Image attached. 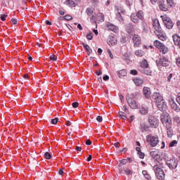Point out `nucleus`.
Instances as JSON below:
<instances>
[{
    "label": "nucleus",
    "mask_w": 180,
    "mask_h": 180,
    "mask_svg": "<svg viewBox=\"0 0 180 180\" xmlns=\"http://www.w3.org/2000/svg\"><path fill=\"white\" fill-rule=\"evenodd\" d=\"M103 81H108L109 77L108 75H105L103 77Z\"/></svg>",
    "instance_id": "61"
},
{
    "label": "nucleus",
    "mask_w": 180,
    "mask_h": 180,
    "mask_svg": "<svg viewBox=\"0 0 180 180\" xmlns=\"http://www.w3.org/2000/svg\"><path fill=\"white\" fill-rule=\"evenodd\" d=\"M86 146H91V144H92V142L91 141V140L88 139L86 141Z\"/></svg>",
    "instance_id": "58"
},
{
    "label": "nucleus",
    "mask_w": 180,
    "mask_h": 180,
    "mask_svg": "<svg viewBox=\"0 0 180 180\" xmlns=\"http://www.w3.org/2000/svg\"><path fill=\"white\" fill-rule=\"evenodd\" d=\"M65 4L68 6H71L72 8L75 6V2H74L72 0H66Z\"/></svg>",
    "instance_id": "31"
},
{
    "label": "nucleus",
    "mask_w": 180,
    "mask_h": 180,
    "mask_svg": "<svg viewBox=\"0 0 180 180\" xmlns=\"http://www.w3.org/2000/svg\"><path fill=\"white\" fill-rule=\"evenodd\" d=\"M96 120H97V122H102V120H103V118H102V117L101 116H98L97 117H96Z\"/></svg>",
    "instance_id": "56"
},
{
    "label": "nucleus",
    "mask_w": 180,
    "mask_h": 180,
    "mask_svg": "<svg viewBox=\"0 0 180 180\" xmlns=\"http://www.w3.org/2000/svg\"><path fill=\"white\" fill-rule=\"evenodd\" d=\"M131 20L134 23H139V22H140L139 16L136 13H132L131 15Z\"/></svg>",
    "instance_id": "20"
},
{
    "label": "nucleus",
    "mask_w": 180,
    "mask_h": 180,
    "mask_svg": "<svg viewBox=\"0 0 180 180\" xmlns=\"http://www.w3.org/2000/svg\"><path fill=\"white\" fill-rule=\"evenodd\" d=\"M163 23L166 26L167 29H172V27H174V22L168 17L163 18Z\"/></svg>",
    "instance_id": "7"
},
{
    "label": "nucleus",
    "mask_w": 180,
    "mask_h": 180,
    "mask_svg": "<svg viewBox=\"0 0 180 180\" xmlns=\"http://www.w3.org/2000/svg\"><path fill=\"white\" fill-rule=\"evenodd\" d=\"M153 26L156 33H161L162 31V29H161V25H160V21H158V20H154L153 21Z\"/></svg>",
    "instance_id": "8"
},
{
    "label": "nucleus",
    "mask_w": 180,
    "mask_h": 180,
    "mask_svg": "<svg viewBox=\"0 0 180 180\" xmlns=\"http://www.w3.org/2000/svg\"><path fill=\"white\" fill-rule=\"evenodd\" d=\"M172 79V74H170L167 77V81L171 82V79Z\"/></svg>",
    "instance_id": "57"
},
{
    "label": "nucleus",
    "mask_w": 180,
    "mask_h": 180,
    "mask_svg": "<svg viewBox=\"0 0 180 180\" xmlns=\"http://www.w3.org/2000/svg\"><path fill=\"white\" fill-rule=\"evenodd\" d=\"M83 47L85 49L88 56H91V53H92V49H91V47L89 46L88 44H85V43H82Z\"/></svg>",
    "instance_id": "21"
},
{
    "label": "nucleus",
    "mask_w": 180,
    "mask_h": 180,
    "mask_svg": "<svg viewBox=\"0 0 180 180\" xmlns=\"http://www.w3.org/2000/svg\"><path fill=\"white\" fill-rule=\"evenodd\" d=\"M96 20H98V22H103V20H105L103 14L101 13H98L96 16Z\"/></svg>",
    "instance_id": "23"
},
{
    "label": "nucleus",
    "mask_w": 180,
    "mask_h": 180,
    "mask_svg": "<svg viewBox=\"0 0 180 180\" xmlns=\"http://www.w3.org/2000/svg\"><path fill=\"white\" fill-rule=\"evenodd\" d=\"M79 103L78 102H74L72 104V108H78Z\"/></svg>",
    "instance_id": "52"
},
{
    "label": "nucleus",
    "mask_w": 180,
    "mask_h": 180,
    "mask_svg": "<svg viewBox=\"0 0 180 180\" xmlns=\"http://www.w3.org/2000/svg\"><path fill=\"white\" fill-rule=\"evenodd\" d=\"M153 169L155 172V175L158 178V179L162 180L165 179V173H164V170L160 168L158 165H155L153 167Z\"/></svg>",
    "instance_id": "2"
},
{
    "label": "nucleus",
    "mask_w": 180,
    "mask_h": 180,
    "mask_svg": "<svg viewBox=\"0 0 180 180\" xmlns=\"http://www.w3.org/2000/svg\"><path fill=\"white\" fill-rule=\"evenodd\" d=\"M174 119L175 122H176L177 123H179V122H180L179 117H174Z\"/></svg>",
    "instance_id": "60"
},
{
    "label": "nucleus",
    "mask_w": 180,
    "mask_h": 180,
    "mask_svg": "<svg viewBox=\"0 0 180 180\" xmlns=\"http://www.w3.org/2000/svg\"><path fill=\"white\" fill-rule=\"evenodd\" d=\"M140 130L142 133H146V131H148V127L147 124L142 123L141 124Z\"/></svg>",
    "instance_id": "25"
},
{
    "label": "nucleus",
    "mask_w": 180,
    "mask_h": 180,
    "mask_svg": "<svg viewBox=\"0 0 180 180\" xmlns=\"http://www.w3.org/2000/svg\"><path fill=\"white\" fill-rule=\"evenodd\" d=\"M133 81L136 86H141L144 82V81L139 77L134 78Z\"/></svg>",
    "instance_id": "18"
},
{
    "label": "nucleus",
    "mask_w": 180,
    "mask_h": 180,
    "mask_svg": "<svg viewBox=\"0 0 180 180\" xmlns=\"http://www.w3.org/2000/svg\"><path fill=\"white\" fill-rule=\"evenodd\" d=\"M106 26L109 30H111V32H113L114 33H117V32H119V27L110 22H107Z\"/></svg>",
    "instance_id": "14"
},
{
    "label": "nucleus",
    "mask_w": 180,
    "mask_h": 180,
    "mask_svg": "<svg viewBox=\"0 0 180 180\" xmlns=\"http://www.w3.org/2000/svg\"><path fill=\"white\" fill-rule=\"evenodd\" d=\"M176 65H178V67H180V58L176 59Z\"/></svg>",
    "instance_id": "62"
},
{
    "label": "nucleus",
    "mask_w": 180,
    "mask_h": 180,
    "mask_svg": "<svg viewBox=\"0 0 180 180\" xmlns=\"http://www.w3.org/2000/svg\"><path fill=\"white\" fill-rule=\"evenodd\" d=\"M150 155L153 160H155L156 161H159L161 160V153L159 151H151L150 152Z\"/></svg>",
    "instance_id": "12"
},
{
    "label": "nucleus",
    "mask_w": 180,
    "mask_h": 180,
    "mask_svg": "<svg viewBox=\"0 0 180 180\" xmlns=\"http://www.w3.org/2000/svg\"><path fill=\"white\" fill-rule=\"evenodd\" d=\"M167 5H169V6H172V5H174V1L172 0H167Z\"/></svg>",
    "instance_id": "49"
},
{
    "label": "nucleus",
    "mask_w": 180,
    "mask_h": 180,
    "mask_svg": "<svg viewBox=\"0 0 180 180\" xmlns=\"http://www.w3.org/2000/svg\"><path fill=\"white\" fill-rule=\"evenodd\" d=\"M171 108L172 109H173V110H174L175 112H180V108L179 106H178L175 101H172V103H171Z\"/></svg>",
    "instance_id": "22"
},
{
    "label": "nucleus",
    "mask_w": 180,
    "mask_h": 180,
    "mask_svg": "<svg viewBox=\"0 0 180 180\" xmlns=\"http://www.w3.org/2000/svg\"><path fill=\"white\" fill-rule=\"evenodd\" d=\"M143 95L147 98V99H150L151 97V89L148 87H143Z\"/></svg>",
    "instance_id": "15"
},
{
    "label": "nucleus",
    "mask_w": 180,
    "mask_h": 180,
    "mask_svg": "<svg viewBox=\"0 0 180 180\" xmlns=\"http://www.w3.org/2000/svg\"><path fill=\"white\" fill-rule=\"evenodd\" d=\"M156 63L159 67H167L169 65V61L165 58H162L159 60H156Z\"/></svg>",
    "instance_id": "6"
},
{
    "label": "nucleus",
    "mask_w": 180,
    "mask_h": 180,
    "mask_svg": "<svg viewBox=\"0 0 180 180\" xmlns=\"http://www.w3.org/2000/svg\"><path fill=\"white\" fill-rule=\"evenodd\" d=\"M156 105L160 112H165V110H167V103H165L164 100L160 102L158 101Z\"/></svg>",
    "instance_id": "10"
},
{
    "label": "nucleus",
    "mask_w": 180,
    "mask_h": 180,
    "mask_svg": "<svg viewBox=\"0 0 180 180\" xmlns=\"http://www.w3.org/2000/svg\"><path fill=\"white\" fill-rule=\"evenodd\" d=\"M136 15L140 20H143V19H144V13L142 11H138Z\"/></svg>",
    "instance_id": "30"
},
{
    "label": "nucleus",
    "mask_w": 180,
    "mask_h": 180,
    "mask_svg": "<svg viewBox=\"0 0 180 180\" xmlns=\"http://www.w3.org/2000/svg\"><path fill=\"white\" fill-rule=\"evenodd\" d=\"M146 143L150 147H156L158 143H160V139L157 135L153 136L152 134H148L146 136Z\"/></svg>",
    "instance_id": "1"
},
{
    "label": "nucleus",
    "mask_w": 180,
    "mask_h": 180,
    "mask_svg": "<svg viewBox=\"0 0 180 180\" xmlns=\"http://www.w3.org/2000/svg\"><path fill=\"white\" fill-rule=\"evenodd\" d=\"M141 67L142 68H148V62L147 61V60L145 59L142 60L141 63Z\"/></svg>",
    "instance_id": "32"
},
{
    "label": "nucleus",
    "mask_w": 180,
    "mask_h": 180,
    "mask_svg": "<svg viewBox=\"0 0 180 180\" xmlns=\"http://www.w3.org/2000/svg\"><path fill=\"white\" fill-rule=\"evenodd\" d=\"M11 22L13 23V25H17V23H18V20L14 19V18H12Z\"/></svg>",
    "instance_id": "55"
},
{
    "label": "nucleus",
    "mask_w": 180,
    "mask_h": 180,
    "mask_svg": "<svg viewBox=\"0 0 180 180\" xmlns=\"http://www.w3.org/2000/svg\"><path fill=\"white\" fill-rule=\"evenodd\" d=\"M86 13H87L89 16H91V15H93L94 11L91 8H87L86 11Z\"/></svg>",
    "instance_id": "39"
},
{
    "label": "nucleus",
    "mask_w": 180,
    "mask_h": 180,
    "mask_svg": "<svg viewBox=\"0 0 180 180\" xmlns=\"http://www.w3.org/2000/svg\"><path fill=\"white\" fill-rule=\"evenodd\" d=\"M173 41L175 44V46H177V47H180V37L179 35L174 34L172 36Z\"/></svg>",
    "instance_id": "16"
},
{
    "label": "nucleus",
    "mask_w": 180,
    "mask_h": 180,
    "mask_svg": "<svg viewBox=\"0 0 180 180\" xmlns=\"http://www.w3.org/2000/svg\"><path fill=\"white\" fill-rule=\"evenodd\" d=\"M138 155H139V158L141 160H143V158H144V157H145L144 153H142V152H139V153H138Z\"/></svg>",
    "instance_id": "50"
},
{
    "label": "nucleus",
    "mask_w": 180,
    "mask_h": 180,
    "mask_svg": "<svg viewBox=\"0 0 180 180\" xmlns=\"http://www.w3.org/2000/svg\"><path fill=\"white\" fill-rule=\"evenodd\" d=\"M173 134H174V132L172 131L171 129H167V136L168 137H172Z\"/></svg>",
    "instance_id": "41"
},
{
    "label": "nucleus",
    "mask_w": 180,
    "mask_h": 180,
    "mask_svg": "<svg viewBox=\"0 0 180 180\" xmlns=\"http://www.w3.org/2000/svg\"><path fill=\"white\" fill-rule=\"evenodd\" d=\"M175 144H178V141L174 140L170 142L169 147H174V146H175Z\"/></svg>",
    "instance_id": "42"
},
{
    "label": "nucleus",
    "mask_w": 180,
    "mask_h": 180,
    "mask_svg": "<svg viewBox=\"0 0 180 180\" xmlns=\"http://www.w3.org/2000/svg\"><path fill=\"white\" fill-rule=\"evenodd\" d=\"M44 157L46 160H50V158H51V154H50V153L49 152H46L44 154Z\"/></svg>",
    "instance_id": "40"
},
{
    "label": "nucleus",
    "mask_w": 180,
    "mask_h": 180,
    "mask_svg": "<svg viewBox=\"0 0 180 180\" xmlns=\"http://www.w3.org/2000/svg\"><path fill=\"white\" fill-rule=\"evenodd\" d=\"M142 174L146 179L151 180V176H150V174H148V172H147V171H146V170L142 171Z\"/></svg>",
    "instance_id": "33"
},
{
    "label": "nucleus",
    "mask_w": 180,
    "mask_h": 180,
    "mask_svg": "<svg viewBox=\"0 0 180 180\" xmlns=\"http://www.w3.org/2000/svg\"><path fill=\"white\" fill-rule=\"evenodd\" d=\"M166 164L170 169H175L178 167V161L175 158L167 160Z\"/></svg>",
    "instance_id": "4"
},
{
    "label": "nucleus",
    "mask_w": 180,
    "mask_h": 180,
    "mask_svg": "<svg viewBox=\"0 0 180 180\" xmlns=\"http://www.w3.org/2000/svg\"><path fill=\"white\" fill-rule=\"evenodd\" d=\"M127 101L131 109H139V105H137V102H136L133 97H128Z\"/></svg>",
    "instance_id": "5"
},
{
    "label": "nucleus",
    "mask_w": 180,
    "mask_h": 180,
    "mask_svg": "<svg viewBox=\"0 0 180 180\" xmlns=\"http://www.w3.org/2000/svg\"><path fill=\"white\" fill-rule=\"evenodd\" d=\"M50 60H51L52 61H57V56H56L55 55H52L50 56Z\"/></svg>",
    "instance_id": "45"
},
{
    "label": "nucleus",
    "mask_w": 180,
    "mask_h": 180,
    "mask_svg": "<svg viewBox=\"0 0 180 180\" xmlns=\"http://www.w3.org/2000/svg\"><path fill=\"white\" fill-rule=\"evenodd\" d=\"M132 40L135 47H139V46H140V44H141V39L138 34H134Z\"/></svg>",
    "instance_id": "13"
},
{
    "label": "nucleus",
    "mask_w": 180,
    "mask_h": 180,
    "mask_svg": "<svg viewBox=\"0 0 180 180\" xmlns=\"http://www.w3.org/2000/svg\"><path fill=\"white\" fill-rule=\"evenodd\" d=\"M116 18L120 22V23L121 25H124V20L123 19V17L122 16V14L117 13Z\"/></svg>",
    "instance_id": "26"
},
{
    "label": "nucleus",
    "mask_w": 180,
    "mask_h": 180,
    "mask_svg": "<svg viewBox=\"0 0 180 180\" xmlns=\"http://www.w3.org/2000/svg\"><path fill=\"white\" fill-rule=\"evenodd\" d=\"M86 37L87 40H92V39H94V36H92V34H87Z\"/></svg>",
    "instance_id": "47"
},
{
    "label": "nucleus",
    "mask_w": 180,
    "mask_h": 180,
    "mask_svg": "<svg viewBox=\"0 0 180 180\" xmlns=\"http://www.w3.org/2000/svg\"><path fill=\"white\" fill-rule=\"evenodd\" d=\"M144 54H146V52H144V51H143V50L139 49L135 51V55L137 57H143V56H144Z\"/></svg>",
    "instance_id": "27"
},
{
    "label": "nucleus",
    "mask_w": 180,
    "mask_h": 180,
    "mask_svg": "<svg viewBox=\"0 0 180 180\" xmlns=\"http://www.w3.org/2000/svg\"><path fill=\"white\" fill-rule=\"evenodd\" d=\"M90 19H91V20H92L93 22H95V19L96 20V16L92 15Z\"/></svg>",
    "instance_id": "63"
},
{
    "label": "nucleus",
    "mask_w": 180,
    "mask_h": 180,
    "mask_svg": "<svg viewBox=\"0 0 180 180\" xmlns=\"http://www.w3.org/2000/svg\"><path fill=\"white\" fill-rule=\"evenodd\" d=\"M152 98L153 101H155L156 105L158 103V102H162L164 101V98H162V96H161L160 93H153Z\"/></svg>",
    "instance_id": "11"
},
{
    "label": "nucleus",
    "mask_w": 180,
    "mask_h": 180,
    "mask_svg": "<svg viewBox=\"0 0 180 180\" xmlns=\"http://www.w3.org/2000/svg\"><path fill=\"white\" fill-rule=\"evenodd\" d=\"M51 122L52 124H57L58 122V118L56 117L55 119L51 120Z\"/></svg>",
    "instance_id": "44"
},
{
    "label": "nucleus",
    "mask_w": 180,
    "mask_h": 180,
    "mask_svg": "<svg viewBox=\"0 0 180 180\" xmlns=\"http://www.w3.org/2000/svg\"><path fill=\"white\" fill-rule=\"evenodd\" d=\"M0 18H1V20H3V22H4V20H6V18H8V15H1Z\"/></svg>",
    "instance_id": "48"
},
{
    "label": "nucleus",
    "mask_w": 180,
    "mask_h": 180,
    "mask_svg": "<svg viewBox=\"0 0 180 180\" xmlns=\"http://www.w3.org/2000/svg\"><path fill=\"white\" fill-rule=\"evenodd\" d=\"M127 75V72H126V70H122L118 72L119 77H126Z\"/></svg>",
    "instance_id": "36"
},
{
    "label": "nucleus",
    "mask_w": 180,
    "mask_h": 180,
    "mask_svg": "<svg viewBox=\"0 0 180 180\" xmlns=\"http://www.w3.org/2000/svg\"><path fill=\"white\" fill-rule=\"evenodd\" d=\"M139 113L142 115H146L148 114V107L146 105H141L139 109Z\"/></svg>",
    "instance_id": "17"
},
{
    "label": "nucleus",
    "mask_w": 180,
    "mask_h": 180,
    "mask_svg": "<svg viewBox=\"0 0 180 180\" xmlns=\"http://www.w3.org/2000/svg\"><path fill=\"white\" fill-rule=\"evenodd\" d=\"M176 25H177L178 30L180 31V21H178L176 22Z\"/></svg>",
    "instance_id": "64"
},
{
    "label": "nucleus",
    "mask_w": 180,
    "mask_h": 180,
    "mask_svg": "<svg viewBox=\"0 0 180 180\" xmlns=\"http://www.w3.org/2000/svg\"><path fill=\"white\" fill-rule=\"evenodd\" d=\"M159 8L160 9H162V11H167V8H165L162 4H159Z\"/></svg>",
    "instance_id": "46"
},
{
    "label": "nucleus",
    "mask_w": 180,
    "mask_h": 180,
    "mask_svg": "<svg viewBox=\"0 0 180 180\" xmlns=\"http://www.w3.org/2000/svg\"><path fill=\"white\" fill-rule=\"evenodd\" d=\"M108 44L109 46H115L116 44L117 41L115 40V38L113 37H110V38L107 41Z\"/></svg>",
    "instance_id": "24"
},
{
    "label": "nucleus",
    "mask_w": 180,
    "mask_h": 180,
    "mask_svg": "<svg viewBox=\"0 0 180 180\" xmlns=\"http://www.w3.org/2000/svg\"><path fill=\"white\" fill-rule=\"evenodd\" d=\"M108 56H110V58H113V54H112V51H110L109 49L108 50Z\"/></svg>",
    "instance_id": "54"
},
{
    "label": "nucleus",
    "mask_w": 180,
    "mask_h": 180,
    "mask_svg": "<svg viewBox=\"0 0 180 180\" xmlns=\"http://www.w3.org/2000/svg\"><path fill=\"white\" fill-rule=\"evenodd\" d=\"M169 115H164V114L160 115V120H161L162 124H165L166 122H168L169 120H171V118H169Z\"/></svg>",
    "instance_id": "19"
},
{
    "label": "nucleus",
    "mask_w": 180,
    "mask_h": 180,
    "mask_svg": "<svg viewBox=\"0 0 180 180\" xmlns=\"http://www.w3.org/2000/svg\"><path fill=\"white\" fill-rule=\"evenodd\" d=\"M158 39L160 40H162V41H165L167 38L162 34V31H161V33H157Z\"/></svg>",
    "instance_id": "34"
},
{
    "label": "nucleus",
    "mask_w": 180,
    "mask_h": 180,
    "mask_svg": "<svg viewBox=\"0 0 180 180\" xmlns=\"http://www.w3.org/2000/svg\"><path fill=\"white\" fill-rule=\"evenodd\" d=\"M148 122L150 124V127H153L154 129H156V127H158V119L150 117L148 120Z\"/></svg>",
    "instance_id": "9"
},
{
    "label": "nucleus",
    "mask_w": 180,
    "mask_h": 180,
    "mask_svg": "<svg viewBox=\"0 0 180 180\" xmlns=\"http://www.w3.org/2000/svg\"><path fill=\"white\" fill-rule=\"evenodd\" d=\"M154 46L158 50H160V53H162V54H167L168 53V48L164 45V44L161 43L160 41L156 40L154 41Z\"/></svg>",
    "instance_id": "3"
},
{
    "label": "nucleus",
    "mask_w": 180,
    "mask_h": 180,
    "mask_svg": "<svg viewBox=\"0 0 180 180\" xmlns=\"http://www.w3.org/2000/svg\"><path fill=\"white\" fill-rule=\"evenodd\" d=\"M141 71L145 75H151V70L148 68H144Z\"/></svg>",
    "instance_id": "28"
},
{
    "label": "nucleus",
    "mask_w": 180,
    "mask_h": 180,
    "mask_svg": "<svg viewBox=\"0 0 180 180\" xmlns=\"http://www.w3.org/2000/svg\"><path fill=\"white\" fill-rule=\"evenodd\" d=\"M117 13H119L120 15H124V13H126V11H124V9H123L122 8H117Z\"/></svg>",
    "instance_id": "38"
},
{
    "label": "nucleus",
    "mask_w": 180,
    "mask_h": 180,
    "mask_svg": "<svg viewBox=\"0 0 180 180\" xmlns=\"http://www.w3.org/2000/svg\"><path fill=\"white\" fill-rule=\"evenodd\" d=\"M127 160H126V159H123L121 161V164H122V165H124V164H127Z\"/></svg>",
    "instance_id": "59"
},
{
    "label": "nucleus",
    "mask_w": 180,
    "mask_h": 180,
    "mask_svg": "<svg viewBox=\"0 0 180 180\" xmlns=\"http://www.w3.org/2000/svg\"><path fill=\"white\" fill-rule=\"evenodd\" d=\"M119 116L121 117V119H123V120H126L127 119V117L124 115V112L120 111L119 112Z\"/></svg>",
    "instance_id": "37"
},
{
    "label": "nucleus",
    "mask_w": 180,
    "mask_h": 180,
    "mask_svg": "<svg viewBox=\"0 0 180 180\" xmlns=\"http://www.w3.org/2000/svg\"><path fill=\"white\" fill-rule=\"evenodd\" d=\"M124 172L127 174V175H130V174H131V171H130L129 169H125Z\"/></svg>",
    "instance_id": "53"
},
{
    "label": "nucleus",
    "mask_w": 180,
    "mask_h": 180,
    "mask_svg": "<svg viewBox=\"0 0 180 180\" xmlns=\"http://www.w3.org/2000/svg\"><path fill=\"white\" fill-rule=\"evenodd\" d=\"M65 20H71L72 19V16L70 15H66L64 16Z\"/></svg>",
    "instance_id": "43"
},
{
    "label": "nucleus",
    "mask_w": 180,
    "mask_h": 180,
    "mask_svg": "<svg viewBox=\"0 0 180 180\" xmlns=\"http://www.w3.org/2000/svg\"><path fill=\"white\" fill-rule=\"evenodd\" d=\"M127 33H129V34H134V28H133V27H131L129 25L127 26Z\"/></svg>",
    "instance_id": "35"
},
{
    "label": "nucleus",
    "mask_w": 180,
    "mask_h": 180,
    "mask_svg": "<svg viewBox=\"0 0 180 180\" xmlns=\"http://www.w3.org/2000/svg\"><path fill=\"white\" fill-rule=\"evenodd\" d=\"M130 74H132V75H137V70H130Z\"/></svg>",
    "instance_id": "51"
},
{
    "label": "nucleus",
    "mask_w": 180,
    "mask_h": 180,
    "mask_svg": "<svg viewBox=\"0 0 180 180\" xmlns=\"http://www.w3.org/2000/svg\"><path fill=\"white\" fill-rule=\"evenodd\" d=\"M164 126H165V127L167 129H169L172 127V121L171 120H169V121H167L166 122H165V124H163Z\"/></svg>",
    "instance_id": "29"
}]
</instances>
